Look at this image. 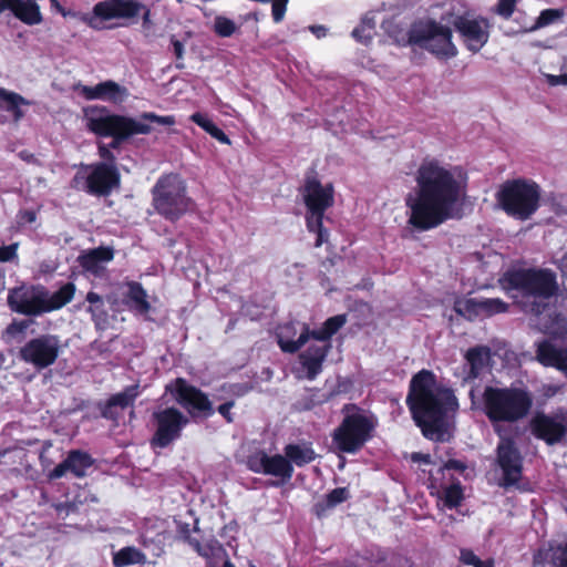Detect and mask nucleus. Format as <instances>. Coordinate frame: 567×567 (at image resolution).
Here are the masks:
<instances>
[{"mask_svg":"<svg viewBox=\"0 0 567 567\" xmlns=\"http://www.w3.org/2000/svg\"><path fill=\"white\" fill-rule=\"evenodd\" d=\"M415 183L414 193L405 199L411 226L429 230L461 216L467 187L461 166L425 158L416 169Z\"/></svg>","mask_w":567,"mask_h":567,"instance_id":"obj_1","label":"nucleus"},{"mask_svg":"<svg viewBox=\"0 0 567 567\" xmlns=\"http://www.w3.org/2000/svg\"><path fill=\"white\" fill-rule=\"evenodd\" d=\"M501 285L526 313L538 317V326L544 333H567L566 317L553 307L559 291L557 276L553 270L514 269L504 274Z\"/></svg>","mask_w":567,"mask_h":567,"instance_id":"obj_2","label":"nucleus"},{"mask_svg":"<svg viewBox=\"0 0 567 567\" xmlns=\"http://www.w3.org/2000/svg\"><path fill=\"white\" fill-rule=\"evenodd\" d=\"M406 403L413 420L422 429L424 436L442 440L443 419L457 408L453 392L436 383L435 375L427 370L415 374L410 384Z\"/></svg>","mask_w":567,"mask_h":567,"instance_id":"obj_3","label":"nucleus"},{"mask_svg":"<svg viewBox=\"0 0 567 567\" xmlns=\"http://www.w3.org/2000/svg\"><path fill=\"white\" fill-rule=\"evenodd\" d=\"M85 127L100 136L113 137L112 146L133 135H146L153 132V125L173 126L176 120L173 115H157L144 112L137 117L111 113L105 106L91 105L83 109Z\"/></svg>","mask_w":567,"mask_h":567,"instance_id":"obj_4","label":"nucleus"},{"mask_svg":"<svg viewBox=\"0 0 567 567\" xmlns=\"http://www.w3.org/2000/svg\"><path fill=\"white\" fill-rule=\"evenodd\" d=\"M533 408V395L526 386H486L483 411L494 426L525 419Z\"/></svg>","mask_w":567,"mask_h":567,"instance_id":"obj_5","label":"nucleus"},{"mask_svg":"<svg viewBox=\"0 0 567 567\" xmlns=\"http://www.w3.org/2000/svg\"><path fill=\"white\" fill-rule=\"evenodd\" d=\"M49 1L63 17L76 18L94 30L104 29L106 21L134 19L145 9L138 0H103L95 3L91 12L81 13L66 10L59 0Z\"/></svg>","mask_w":567,"mask_h":567,"instance_id":"obj_6","label":"nucleus"},{"mask_svg":"<svg viewBox=\"0 0 567 567\" xmlns=\"http://www.w3.org/2000/svg\"><path fill=\"white\" fill-rule=\"evenodd\" d=\"M394 41L400 45L417 44L441 59H451L457 54L451 29L435 21L414 23L409 32L394 37Z\"/></svg>","mask_w":567,"mask_h":567,"instance_id":"obj_7","label":"nucleus"},{"mask_svg":"<svg viewBox=\"0 0 567 567\" xmlns=\"http://www.w3.org/2000/svg\"><path fill=\"white\" fill-rule=\"evenodd\" d=\"M539 198L538 185L524 179L504 183L496 194L499 207L507 215L519 220L528 219L537 210Z\"/></svg>","mask_w":567,"mask_h":567,"instance_id":"obj_8","label":"nucleus"},{"mask_svg":"<svg viewBox=\"0 0 567 567\" xmlns=\"http://www.w3.org/2000/svg\"><path fill=\"white\" fill-rule=\"evenodd\" d=\"M346 323L344 316L329 318L322 328L310 331L315 343L299 355V368L295 373L299 379L313 380L322 370V363L330 348L329 339Z\"/></svg>","mask_w":567,"mask_h":567,"instance_id":"obj_9","label":"nucleus"},{"mask_svg":"<svg viewBox=\"0 0 567 567\" xmlns=\"http://www.w3.org/2000/svg\"><path fill=\"white\" fill-rule=\"evenodd\" d=\"M155 209L168 219H177L190 206L184 181L176 174L161 177L153 189Z\"/></svg>","mask_w":567,"mask_h":567,"instance_id":"obj_10","label":"nucleus"},{"mask_svg":"<svg viewBox=\"0 0 567 567\" xmlns=\"http://www.w3.org/2000/svg\"><path fill=\"white\" fill-rule=\"evenodd\" d=\"M302 196L308 208L307 227L310 231L317 233V246L327 240L328 234L322 229V217L333 204V187L331 184L322 185L317 178L308 177Z\"/></svg>","mask_w":567,"mask_h":567,"instance_id":"obj_11","label":"nucleus"},{"mask_svg":"<svg viewBox=\"0 0 567 567\" xmlns=\"http://www.w3.org/2000/svg\"><path fill=\"white\" fill-rule=\"evenodd\" d=\"M373 423L371 420L352 408L348 412L342 423L336 429L333 434V443L346 453H355L369 440Z\"/></svg>","mask_w":567,"mask_h":567,"instance_id":"obj_12","label":"nucleus"},{"mask_svg":"<svg viewBox=\"0 0 567 567\" xmlns=\"http://www.w3.org/2000/svg\"><path fill=\"white\" fill-rule=\"evenodd\" d=\"M460 33L464 45L477 53L488 41L491 33L489 21L472 13L455 14L449 20Z\"/></svg>","mask_w":567,"mask_h":567,"instance_id":"obj_13","label":"nucleus"},{"mask_svg":"<svg viewBox=\"0 0 567 567\" xmlns=\"http://www.w3.org/2000/svg\"><path fill=\"white\" fill-rule=\"evenodd\" d=\"M74 182L78 187L82 182V188L92 194H109L120 182V175L113 164L100 163L82 167Z\"/></svg>","mask_w":567,"mask_h":567,"instance_id":"obj_14","label":"nucleus"},{"mask_svg":"<svg viewBox=\"0 0 567 567\" xmlns=\"http://www.w3.org/2000/svg\"><path fill=\"white\" fill-rule=\"evenodd\" d=\"M532 434L548 445L561 443L567 435V411L558 409L551 413H537L530 422Z\"/></svg>","mask_w":567,"mask_h":567,"instance_id":"obj_15","label":"nucleus"},{"mask_svg":"<svg viewBox=\"0 0 567 567\" xmlns=\"http://www.w3.org/2000/svg\"><path fill=\"white\" fill-rule=\"evenodd\" d=\"M60 353V341L55 336L44 334L28 341L19 351L22 361L42 370L52 365Z\"/></svg>","mask_w":567,"mask_h":567,"instance_id":"obj_16","label":"nucleus"},{"mask_svg":"<svg viewBox=\"0 0 567 567\" xmlns=\"http://www.w3.org/2000/svg\"><path fill=\"white\" fill-rule=\"evenodd\" d=\"M247 465L255 473L276 477V485L288 483L293 475L292 464L286 455L281 454H267L265 451H257L248 457Z\"/></svg>","mask_w":567,"mask_h":567,"instance_id":"obj_17","label":"nucleus"},{"mask_svg":"<svg viewBox=\"0 0 567 567\" xmlns=\"http://www.w3.org/2000/svg\"><path fill=\"white\" fill-rule=\"evenodd\" d=\"M536 343V360L544 367L561 372L567 378V333L549 334Z\"/></svg>","mask_w":567,"mask_h":567,"instance_id":"obj_18","label":"nucleus"},{"mask_svg":"<svg viewBox=\"0 0 567 567\" xmlns=\"http://www.w3.org/2000/svg\"><path fill=\"white\" fill-rule=\"evenodd\" d=\"M167 390L174 394L176 401L193 416L210 415L213 413L212 403L208 398L185 380L177 379L174 383L167 385Z\"/></svg>","mask_w":567,"mask_h":567,"instance_id":"obj_19","label":"nucleus"},{"mask_svg":"<svg viewBox=\"0 0 567 567\" xmlns=\"http://www.w3.org/2000/svg\"><path fill=\"white\" fill-rule=\"evenodd\" d=\"M45 289L41 286H20L10 290L8 303L10 308L19 313L37 316L45 312L44 298Z\"/></svg>","mask_w":567,"mask_h":567,"instance_id":"obj_20","label":"nucleus"},{"mask_svg":"<svg viewBox=\"0 0 567 567\" xmlns=\"http://www.w3.org/2000/svg\"><path fill=\"white\" fill-rule=\"evenodd\" d=\"M157 430L153 437V444L159 447L167 446L178 437L181 430L187 424L188 419L177 409L167 408L154 414Z\"/></svg>","mask_w":567,"mask_h":567,"instance_id":"obj_21","label":"nucleus"},{"mask_svg":"<svg viewBox=\"0 0 567 567\" xmlns=\"http://www.w3.org/2000/svg\"><path fill=\"white\" fill-rule=\"evenodd\" d=\"M73 90L87 101L100 100L113 104L124 103L130 95L125 86L112 80H106L93 86L78 83L73 86Z\"/></svg>","mask_w":567,"mask_h":567,"instance_id":"obj_22","label":"nucleus"},{"mask_svg":"<svg viewBox=\"0 0 567 567\" xmlns=\"http://www.w3.org/2000/svg\"><path fill=\"white\" fill-rule=\"evenodd\" d=\"M497 462L505 485L516 484L522 476V456L512 440L502 439L497 446Z\"/></svg>","mask_w":567,"mask_h":567,"instance_id":"obj_23","label":"nucleus"},{"mask_svg":"<svg viewBox=\"0 0 567 567\" xmlns=\"http://www.w3.org/2000/svg\"><path fill=\"white\" fill-rule=\"evenodd\" d=\"M430 489L431 494L437 497L439 506L445 508H456L464 498L463 487L458 481L443 482L434 474L430 477Z\"/></svg>","mask_w":567,"mask_h":567,"instance_id":"obj_24","label":"nucleus"},{"mask_svg":"<svg viewBox=\"0 0 567 567\" xmlns=\"http://www.w3.org/2000/svg\"><path fill=\"white\" fill-rule=\"evenodd\" d=\"M311 337L310 330L299 322H288L278 327L277 339L284 352L293 353Z\"/></svg>","mask_w":567,"mask_h":567,"instance_id":"obj_25","label":"nucleus"},{"mask_svg":"<svg viewBox=\"0 0 567 567\" xmlns=\"http://www.w3.org/2000/svg\"><path fill=\"white\" fill-rule=\"evenodd\" d=\"M465 364L457 375L463 382H470L481 377L488 368L491 351L487 347L478 346L470 349L465 354Z\"/></svg>","mask_w":567,"mask_h":567,"instance_id":"obj_26","label":"nucleus"},{"mask_svg":"<svg viewBox=\"0 0 567 567\" xmlns=\"http://www.w3.org/2000/svg\"><path fill=\"white\" fill-rule=\"evenodd\" d=\"M93 458L90 454L75 450L71 451L68 457L55 466L49 474L50 480H58L71 472L76 477H84L90 467L93 466Z\"/></svg>","mask_w":567,"mask_h":567,"instance_id":"obj_27","label":"nucleus"},{"mask_svg":"<svg viewBox=\"0 0 567 567\" xmlns=\"http://www.w3.org/2000/svg\"><path fill=\"white\" fill-rule=\"evenodd\" d=\"M534 565L540 567H567V538L554 540L534 555Z\"/></svg>","mask_w":567,"mask_h":567,"instance_id":"obj_28","label":"nucleus"},{"mask_svg":"<svg viewBox=\"0 0 567 567\" xmlns=\"http://www.w3.org/2000/svg\"><path fill=\"white\" fill-rule=\"evenodd\" d=\"M114 251L110 247H97L84 251L79 261L82 268L95 277H102L105 274L106 265L113 259Z\"/></svg>","mask_w":567,"mask_h":567,"instance_id":"obj_29","label":"nucleus"},{"mask_svg":"<svg viewBox=\"0 0 567 567\" xmlns=\"http://www.w3.org/2000/svg\"><path fill=\"white\" fill-rule=\"evenodd\" d=\"M122 295L125 298V303L128 308L138 315H146L151 310V305L147 300V293L143 287L137 282H127L122 287Z\"/></svg>","mask_w":567,"mask_h":567,"instance_id":"obj_30","label":"nucleus"},{"mask_svg":"<svg viewBox=\"0 0 567 567\" xmlns=\"http://www.w3.org/2000/svg\"><path fill=\"white\" fill-rule=\"evenodd\" d=\"M31 105V102L25 100L20 94L0 89V110L9 113L14 122H19L25 114V110Z\"/></svg>","mask_w":567,"mask_h":567,"instance_id":"obj_31","label":"nucleus"},{"mask_svg":"<svg viewBox=\"0 0 567 567\" xmlns=\"http://www.w3.org/2000/svg\"><path fill=\"white\" fill-rule=\"evenodd\" d=\"M75 290V285L72 282H66L62 285L54 292H49L45 290V297L43 298L45 312L58 310L64 307L73 299Z\"/></svg>","mask_w":567,"mask_h":567,"instance_id":"obj_32","label":"nucleus"},{"mask_svg":"<svg viewBox=\"0 0 567 567\" xmlns=\"http://www.w3.org/2000/svg\"><path fill=\"white\" fill-rule=\"evenodd\" d=\"M12 13L28 25H35L42 22L40 7L35 0L14 1Z\"/></svg>","mask_w":567,"mask_h":567,"instance_id":"obj_33","label":"nucleus"},{"mask_svg":"<svg viewBox=\"0 0 567 567\" xmlns=\"http://www.w3.org/2000/svg\"><path fill=\"white\" fill-rule=\"evenodd\" d=\"M284 452L292 466H303L311 463L317 457L316 452L309 443L288 444L285 446Z\"/></svg>","mask_w":567,"mask_h":567,"instance_id":"obj_34","label":"nucleus"},{"mask_svg":"<svg viewBox=\"0 0 567 567\" xmlns=\"http://www.w3.org/2000/svg\"><path fill=\"white\" fill-rule=\"evenodd\" d=\"M85 299L89 302L87 312L91 313L96 328L105 329L109 323V312L103 298L96 292L90 291Z\"/></svg>","mask_w":567,"mask_h":567,"instance_id":"obj_35","label":"nucleus"},{"mask_svg":"<svg viewBox=\"0 0 567 567\" xmlns=\"http://www.w3.org/2000/svg\"><path fill=\"white\" fill-rule=\"evenodd\" d=\"M138 394H140L138 385L135 384V385H131V386L126 388L123 392L113 395L109 400V403L103 411V415L105 417H111V419L115 417L113 410L115 408L125 409V408L131 406L133 404L134 400L138 396Z\"/></svg>","mask_w":567,"mask_h":567,"instance_id":"obj_36","label":"nucleus"},{"mask_svg":"<svg viewBox=\"0 0 567 567\" xmlns=\"http://www.w3.org/2000/svg\"><path fill=\"white\" fill-rule=\"evenodd\" d=\"M146 561V555L134 546H126L113 553V565L115 567L144 565Z\"/></svg>","mask_w":567,"mask_h":567,"instance_id":"obj_37","label":"nucleus"},{"mask_svg":"<svg viewBox=\"0 0 567 567\" xmlns=\"http://www.w3.org/2000/svg\"><path fill=\"white\" fill-rule=\"evenodd\" d=\"M190 120L218 142L226 145L230 144L228 136L219 127H217L214 122L208 118L207 115L197 112L190 116Z\"/></svg>","mask_w":567,"mask_h":567,"instance_id":"obj_38","label":"nucleus"},{"mask_svg":"<svg viewBox=\"0 0 567 567\" xmlns=\"http://www.w3.org/2000/svg\"><path fill=\"white\" fill-rule=\"evenodd\" d=\"M375 16L373 13L365 14L360 25L352 31L353 38L363 44L370 43L375 34Z\"/></svg>","mask_w":567,"mask_h":567,"instance_id":"obj_39","label":"nucleus"},{"mask_svg":"<svg viewBox=\"0 0 567 567\" xmlns=\"http://www.w3.org/2000/svg\"><path fill=\"white\" fill-rule=\"evenodd\" d=\"M187 540L199 556L208 560L217 558L224 553L221 545L217 540L210 539L203 544L194 538H188Z\"/></svg>","mask_w":567,"mask_h":567,"instance_id":"obj_40","label":"nucleus"},{"mask_svg":"<svg viewBox=\"0 0 567 567\" xmlns=\"http://www.w3.org/2000/svg\"><path fill=\"white\" fill-rule=\"evenodd\" d=\"M454 310L458 315L473 320L474 318L481 316V299L460 298L454 302Z\"/></svg>","mask_w":567,"mask_h":567,"instance_id":"obj_41","label":"nucleus"},{"mask_svg":"<svg viewBox=\"0 0 567 567\" xmlns=\"http://www.w3.org/2000/svg\"><path fill=\"white\" fill-rule=\"evenodd\" d=\"M507 310V305L498 298H481V316H493Z\"/></svg>","mask_w":567,"mask_h":567,"instance_id":"obj_42","label":"nucleus"},{"mask_svg":"<svg viewBox=\"0 0 567 567\" xmlns=\"http://www.w3.org/2000/svg\"><path fill=\"white\" fill-rule=\"evenodd\" d=\"M564 12L560 9H546L543 10L537 18L535 24L529 29V31H535L540 28L547 27L558 19L563 17Z\"/></svg>","mask_w":567,"mask_h":567,"instance_id":"obj_43","label":"nucleus"},{"mask_svg":"<svg viewBox=\"0 0 567 567\" xmlns=\"http://www.w3.org/2000/svg\"><path fill=\"white\" fill-rule=\"evenodd\" d=\"M214 30L218 35L225 38L233 35L237 30V25L233 20L218 16L214 20Z\"/></svg>","mask_w":567,"mask_h":567,"instance_id":"obj_44","label":"nucleus"},{"mask_svg":"<svg viewBox=\"0 0 567 567\" xmlns=\"http://www.w3.org/2000/svg\"><path fill=\"white\" fill-rule=\"evenodd\" d=\"M460 559L464 565L473 567H494L492 559L482 560L470 549H462Z\"/></svg>","mask_w":567,"mask_h":567,"instance_id":"obj_45","label":"nucleus"},{"mask_svg":"<svg viewBox=\"0 0 567 567\" xmlns=\"http://www.w3.org/2000/svg\"><path fill=\"white\" fill-rule=\"evenodd\" d=\"M518 0H499L494 12L504 19H509L515 11Z\"/></svg>","mask_w":567,"mask_h":567,"instance_id":"obj_46","label":"nucleus"},{"mask_svg":"<svg viewBox=\"0 0 567 567\" xmlns=\"http://www.w3.org/2000/svg\"><path fill=\"white\" fill-rule=\"evenodd\" d=\"M32 323V320H28V319H24V320H19V321H13L12 323H10L8 327H7V334L14 338V339H19L21 334H23V332L31 326Z\"/></svg>","mask_w":567,"mask_h":567,"instance_id":"obj_47","label":"nucleus"},{"mask_svg":"<svg viewBox=\"0 0 567 567\" xmlns=\"http://www.w3.org/2000/svg\"><path fill=\"white\" fill-rule=\"evenodd\" d=\"M565 388L566 386L564 384H559V383L543 384L539 388L538 393H539L540 399H543L544 401H547V400L554 398L555 395H557L558 393H561L565 390Z\"/></svg>","mask_w":567,"mask_h":567,"instance_id":"obj_48","label":"nucleus"},{"mask_svg":"<svg viewBox=\"0 0 567 567\" xmlns=\"http://www.w3.org/2000/svg\"><path fill=\"white\" fill-rule=\"evenodd\" d=\"M349 497V492L347 488L340 487L331 491L326 498L327 507L331 508L336 505L344 502Z\"/></svg>","mask_w":567,"mask_h":567,"instance_id":"obj_49","label":"nucleus"},{"mask_svg":"<svg viewBox=\"0 0 567 567\" xmlns=\"http://www.w3.org/2000/svg\"><path fill=\"white\" fill-rule=\"evenodd\" d=\"M18 244L0 247V261H10L17 257Z\"/></svg>","mask_w":567,"mask_h":567,"instance_id":"obj_50","label":"nucleus"},{"mask_svg":"<svg viewBox=\"0 0 567 567\" xmlns=\"http://www.w3.org/2000/svg\"><path fill=\"white\" fill-rule=\"evenodd\" d=\"M465 466L458 461H449L443 467L439 468L436 476H441L442 480L445 477V472L450 470H464Z\"/></svg>","mask_w":567,"mask_h":567,"instance_id":"obj_51","label":"nucleus"},{"mask_svg":"<svg viewBox=\"0 0 567 567\" xmlns=\"http://www.w3.org/2000/svg\"><path fill=\"white\" fill-rule=\"evenodd\" d=\"M547 83L551 86L557 85H567V73L553 75V74H544Z\"/></svg>","mask_w":567,"mask_h":567,"instance_id":"obj_52","label":"nucleus"},{"mask_svg":"<svg viewBox=\"0 0 567 567\" xmlns=\"http://www.w3.org/2000/svg\"><path fill=\"white\" fill-rule=\"evenodd\" d=\"M37 219V215L33 210H24L20 213L19 215V224L20 225H27L32 224Z\"/></svg>","mask_w":567,"mask_h":567,"instance_id":"obj_53","label":"nucleus"},{"mask_svg":"<svg viewBox=\"0 0 567 567\" xmlns=\"http://www.w3.org/2000/svg\"><path fill=\"white\" fill-rule=\"evenodd\" d=\"M173 52L177 60H182L184 56V44L176 39H172Z\"/></svg>","mask_w":567,"mask_h":567,"instance_id":"obj_54","label":"nucleus"},{"mask_svg":"<svg viewBox=\"0 0 567 567\" xmlns=\"http://www.w3.org/2000/svg\"><path fill=\"white\" fill-rule=\"evenodd\" d=\"M234 403L233 402H227V403H224L221 404L219 408H218V412L228 421V422H231L233 421V417L230 415V409L233 408Z\"/></svg>","mask_w":567,"mask_h":567,"instance_id":"obj_55","label":"nucleus"},{"mask_svg":"<svg viewBox=\"0 0 567 567\" xmlns=\"http://www.w3.org/2000/svg\"><path fill=\"white\" fill-rule=\"evenodd\" d=\"M411 460L414 463H423V464L431 463V456L429 454H423V453H412Z\"/></svg>","mask_w":567,"mask_h":567,"instance_id":"obj_56","label":"nucleus"},{"mask_svg":"<svg viewBox=\"0 0 567 567\" xmlns=\"http://www.w3.org/2000/svg\"><path fill=\"white\" fill-rule=\"evenodd\" d=\"M99 153H100V156L105 158V159H112L113 158L112 153L110 152V150L105 145H100L99 146Z\"/></svg>","mask_w":567,"mask_h":567,"instance_id":"obj_57","label":"nucleus"},{"mask_svg":"<svg viewBox=\"0 0 567 567\" xmlns=\"http://www.w3.org/2000/svg\"><path fill=\"white\" fill-rule=\"evenodd\" d=\"M558 267H559V269L561 270L563 274H567V251L560 258V260L558 262Z\"/></svg>","mask_w":567,"mask_h":567,"instance_id":"obj_58","label":"nucleus"},{"mask_svg":"<svg viewBox=\"0 0 567 567\" xmlns=\"http://www.w3.org/2000/svg\"><path fill=\"white\" fill-rule=\"evenodd\" d=\"M311 31L318 37H323L324 35V29L322 27H312L311 28Z\"/></svg>","mask_w":567,"mask_h":567,"instance_id":"obj_59","label":"nucleus"},{"mask_svg":"<svg viewBox=\"0 0 567 567\" xmlns=\"http://www.w3.org/2000/svg\"><path fill=\"white\" fill-rule=\"evenodd\" d=\"M143 20H144L145 23H147L150 21V10H145L144 16H143Z\"/></svg>","mask_w":567,"mask_h":567,"instance_id":"obj_60","label":"nucleus"},{"mask_svg":"<svg viewBox=\"0 0 567 567\" xmlns=\"http://www.w3.org/2000/svg\"><path fill=\"white\" fill-rule=\"evenodd\" d=\"M224 567H235V565L231 564L230 561L226 560L224 564Z\"/></svg>","mask_w":567,"mask_h":567,"instance_id":"obj_61","label":"nucleus"}]
</instances>
